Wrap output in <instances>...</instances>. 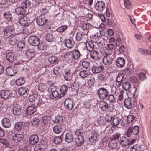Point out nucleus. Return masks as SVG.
Instances as JSON below:
<instances>
[{
	"label": "nucleus",
	"instance_id": "obj_61",
	"mask_svg": "<svg viewBox=\"0 0 151 151\" xmlns=\"http://www.w3.org/2000/svg\"><path fill=\"white\" fill-rule=\"evenodd\" d=\"M108 101L110 102L114 103L115 101L114 96L112 95H110L108 98Z\"/></svg>",
	"mask_w": 151,
	"mask_h": 151
},
{
	"label": "nucleus",
	"instance_id": "obj_16",
	"mask_svg": "<svg viewBox=\"0 0 151 151\" xmlns=\"http://www.w3.org/2000/svg\"><path fill=\"white\" fill-rule=\"evenodd\" d=\"M64 43L66 46L69 48L73 47L74 45V42L71 38L65 39Z\"/></svg>",
	"mask_w": 151,
	"mask_h": 151
},
{
	"label": "nucleus",
	"instance_id": "obj_18",
	"mask_svg": "<svg viewBox=\"0 0 151 151\" xmlns=\"http://www.w3.org/2000/svg\"><path fill=\"white\" fill-rule=\"evenodd\" d=\"M6 73L8 76H12L16 73L15 68L13 66H11L9 67L6 69Z\"/></svg>",
	"mask_w": 151,
	"mask_h": 151
},
{
	"label": "nucleus",
	"instance_id": "obj_21",
	"mask_svg": "<svg viewBox=\"0 0 151 151\" xmlns=\"http://www.w3.org/2000/svg\"><path fill=\"white\" fill-rule=\"evenodd\" d=\"M104 70L103 66L102 65H100L99 66H93L92 67L91 70L92 72L95 74L98 73Z\"/></svg>",
	"mask_w": 151,
	"mask_h": 151
},
{
	"label": "nucleus",
	"instance_id": "obj_50",
	"mask_svg": "<svg viewBox=\"0 0 151 151\" xmlns=\"http://www.w3.org/2000/svg\"><path fill=\"white\" fill-rule=\"evenodd\" d=\"M25 82L24 79L22 78H19L17 79L15 81L16 84L19 86L22 85Z\"/></svg>",
	"mask_w": 151,
	"mask_h": 151
},
{
	"label": "nucleus",
	"instance_id": "obj_23",
	"mask_svg": "<svg viewBox=\"0 0 151 151\" xmlns=\"http://www.w3.org/2000/svg\"><path fill=\"white\" fill-rule=\"evenodd\" d=\"M125 63V60L122 57H118L117 58L116 64L117 67H123Z\"/></svg>",
	"mask_w": 151,
	"mask_h": 151
},
{
	"label": "nucleus",
	"instance_id": "obj_10",
	"mask_svg": "<svg viewBox=\"0 0 151 151\" xmlns=\"http://www.w3.org/2000/svg\"><path fill=\"white\" fill-rule=\"evenodd\" d=\"M46 99L43 97H40L38 98V101L37 103V105L41 108H42L45 110H47L48 108L46 107L45 102Z\"/></svg>",
	"mask_w": 151,
	"mask_h": 151
},
{
	"label": "nucleus",
	"instance_id": "obj_5",
	"mask_svg": "<svg viewBox=\"0 0 151 151\" xmlns=\"http://www.w3.org/2000/svg\"><path fill=\"white\" fill-rule=\"evenodd\" d=\"M102 56V53L99 51L93 50L91 51L90 53L91 58L94 60H97L100 59Z\"/></svg>",
	"mask_w": 151,
	"mask_h": 151
},
{
	"label": "nucleus",
	"instance_id": "obj_45",
	"mask_svg": "<svg viewBox=\"0 0 151 151\" xmlns=\"http://www.w3.org/2000/svg\"><path fill=\"white\" fill-rule=\"evenodd\" d=\"M38 88L40 91L43 92L47 89V87L45 84L40 83L38 86Z\"/></svg>",
	"mask_w": 151,
	"mask_h": 151
},
{
	"label": "nucleus",
	"instance_id": "obj_2",
	"mask_svg": "<svg viewBox=\"0 0 151 151\" xmlns=\"http://www.w3.org/2000/svg\"><path fill=\"white\" fill-rule=\"evenodd\" d=\"M139 131V128L137 126H135L132 128L129 127L127 131V135L128 137H130L131 136L137 135Z\"/></svg>",
	"mask_w": 151,
	"mask_h": 151
},
{
	"label": "nucleus",
	"instance_id": "obj_14",
	"mask_svg": "<svg viewBox=\"0 0 151 151\" xmlns=\"http://www.w3.org/2000/svg\"><path fill=\"white\" fill-rule=\"evenodd\" d=\"M74 142L76 145L78 146H80L84 142V139L82 135H79L76 137Z\"/></svg>",
	"mask_w": 151,
	"mask_h": 151
},
{
	"label": "nucleus",
	"instance_id": "obj_13",
	"mask_svg": "<svg viewBox=\"0 0 151 151\" xmlns=\"http://www.w3.org/2000/svg\"><path fill=\"white\" fill-rule=\"evenodd\" d=\"M119 143L122 147H125L129 145V139L125 136H122L120 137Z\"/></svg>",
	"mask_w": 151,
	"mask_h": 151
},
{
	"label": "nucleus",
	"instance_id": "obj_1",
	"mask_svg": "<svg viewBox=\"0 0 151 151\" xmlns=\"http://www.w3.org/2000/svg\"><path fill=\"white\" fill-rule=\"evenodd\" d=\"M103 53L104 55L102 60L103 63L107 66L110 65L114 61L115 58L114 53H110L109 50L106 48L104 49Z\"/></svg>",
	"mask_w": 151,
	"mask_h": 151
},
{
	"label": "nucleus",
	"instance_id": "obj_44",
	"mask_svg": "<svg viewBox=\"0 0 151 151\" xmlns=\"http://www.w3.org/2000/svg\"><path fill=\"white\" fill-rule=\"evenodd\" d=\"M130 151H141L139 145L136 144L133 145L130 149Z\"/></svg>",
	"mask_w": 151,
	"mask_h": 151
},
{
	"label": "nucleus",
	"instance_id": "obj_30",
	"mask_svg": "<svg viewBox=\"0 0 151 151\" xmlns=\"http://www.w3.org/2000/svg\"><path fill=\"white\" fill-rule=\"evenodd\" d=\"M132 86L131 83L128 81H125L122 84V87L123 89L126 91L129 90Z\"/></svg>",
	"mask_w": 151,
	"mask_h": 151
},
{
	"label": "nucleus",
	"instance_id": "obj_64",
	"mask_svg": "<svg viewBox=\"0 0 151 151\" xmlns=\"http://www.w3.org/2000/svg\"><path fill=\"white\" fill-rule=\"evenodd\" d=\"M48 90L50 93H52L56 90V88L53 85L50 86L49 87Z\"/></svg>",
	"mask_w": 151,
	"mask_h": 151
},
{
	"label": "nucleus",
	"instance_id": "obj_25",
	"mask_svg": "<svg viewBox=\"0 0 151 151\" xmlns=\"http://www.w3.org/2000/svg\"><path fill=\"white\" fill-rule=\"evenodd\" d=\"M2 126L5 128H9L11 126V123L10 120L7 118H4L2 120Z\"/></svg>",
	"mask_w": 151,
	"mask_h": 151
},
{
	"label": "nucleus",
	"instance_id": "obj_47",
	"mask_svg": "<svg viewBox=\"0 0 151 151\" xmlns=\"http://www.w3.org/2000/svg\"><path fill=\"white\" fill-rule=\"evenodd\" d=\"M4 18L9 21H11L12 19V15L8 12H6L3 14Z\"/></svg>",
	"mask_w": 151,
	"mask_h": 151
},
{
	"label": "nucleus",
	"instance_id": "obj_17",
	"mask_svg": "<svg viewBox=\"0 0 151 151\" xmlns=\"http://www.w3.org/2000/svg\"><path fill=\"white\" fill-rule=\"evenodd\" d=\"M64 128L62 126L58 124L54 126L53 130L55 133L58 134L63 131L64 130Z\"/></svg>",
	"mask_w": 151,
	"mask_h": 151
},
{
	"label": "nucleus",
	"instance_id": "obj_8",
	"mask_svg": "<svg viewBox=\"0 0 151 151\" xmlns=\"http://www.w3.org/2000/svg\"><path fill=\"white\" fill-rule=\"evenodd\" d=\"M14 28L13 26L10 25L6 27L4 29V35L7 37L14 35Z\"/></svg>",
	"mask_w": 151,
	"mask_h": 151
},
{
	"label": "nucleus",
	"instance_id": "obj_4",
	"mask_svg": "<svg viewBox=\"0 0 151 151\" xmlns=\"http://www.w3.org/2000/svg\"><path fill=\"white\" fill-rule=\"evenodd\" d=\"M28 42L32 46H37L40 43V40L37 36H31L28 38Z\"/></svg>",
	"mask_w": 151,
	"mask_h": 151
},
{
	"label": "nucleus",
	"instance_id": "obj_3",
	"mask_svg": "<svg viewBox=\"0 0 151 151\" xmlns=\"http://www.w3.org/2000/svg\"><path fill=\"white\" fill-rule=\"evenodd\" d=\"M98 95L99 98L101 99H105L108 95L107 90L103 88H99L97 91Z\"/></svg>",
	"mask_w": 151,
	"mask_h": 151
},
{
	"label": "nucleus",
	"instance_id": "obj_62",
	"mask_svg": "<svg viewBox=\"0 0 151 151\" xmlns=\"http://www.w3.org/2000/svg\"><path fill=\"white\" fill-rule=\"evenodd\" d=\"M99 32L100 35H99V36H98V37H102L103 38H105L106 37V40L108 39V37L106 36V34L103 31H99Z\"/></svg>",
	"mask_w": 151,
	"mask_h": 151
},
{
	"label": "nucleus",
	"instance_id": "obj_7",
	"mask_svg": "<svg viewBox=\"0 0 151 151\" xmlns=\"http://www.w3.org/2000/svg\"><path fill=\"white\" fill-rule=\"evenodd\" d=\"M64 104L65 108L68 110H71L74 106L73 100L70 98L65 99L64 102Z\"/></svg>",
	"mask_w": 151,
	"mask_h": 151
},
{
	"label": "nucleus",
	"instance_id": "obj_29",
	"mask_svg": "<svg viewBox=\"0 0 151 151\" xmlns=\"http://www.w3.org/2000/svg\"><path fill=\"white\" fill-rule=\"evenodd\" d=\"M60 97H61L64 96L67 93V86L66 85H63L60 88Z\"/></svg>",
	"mask_w": 151,
	"mask_h": 151
},
{
	"label": "nucleus",
	"instance_id": "obj_42",
	"mask_svg": "<svg viewBox=\"0 0 151 151\" xmlns=\"http://www.w3.org/2000/svg\"><path fill=\"white\" fill-rule=\"evenodd\" d=\"M124 76L123 74L119 73L116 76V81L117 82H122Z\"/></svg>",
	"mask_w": 151,
	"mask_h": 151
},
{
	"label": "nucleus",
	"instance_id": "obj_51",
	"mask_svg": "<svg viewBox=\"0 0 151 151\" xmlns=\"http://www.w3.org/2000/svg\"><path fill=\"white\" fill-rule=\"evenodd\" d=\"M108 146L110 149L114 148L117 146V143L116 142L112 140L109 143Z\"/></svg>",
	"mask_w": 151,
	"mask_h": 151
},
{
	"label": "nucleus",
	"instance_id": "obj_57",
	"mask_svg": "<svg viewBox=\"0 0 151 151\" xmlns=\"http://www.w3.org/2000/svg\"><path fill=\"white\" fill-rule=\"evenodd\" d=\"M63 120V117L61 116H58L55 117V121L56 123H59Z\"/></svg>",
	"mask_w": 151,
	"mask_h": 151
},
{
	"label": "nucleus",
	"instance_id": "obj_22",
	"mask_svg": "<svg viewBox=\"0 0 151 151\" xmlns=\"http://www.w3.org/2000/svg\"><path fill=\"white\" fill-rule=\"evenodd\" d=\"M121 119L119 117L112 116L111 117V124L113 126L117 125L121 121Z\"/></svg>",
	"mask_w": 151,
	"mask_h": 151
},
{
	"label": "nucleus",
	"instance_id": "obj_38",
	"mask_svg": "<svg viewBox=\"0 0 151 151\" xmlns=\"http://www.w3.org/2000/svg\"><path fill=\"white\" fill-rule=\"evenodd\" d=\"M65 140L67 142H72L73 140L72 134L70 133H67L65 135Z\"/></svg>",
	"mask_w": 151,
	"mask_h": 151
},
{
	"label": "nucleus",
	"instance_id": "obj_54",
	"mask_svg": "<svg viewBox=\"0 0 151 151\" xmlns=\"http://www.w3.org/2000/svg\"><path fill=\"white\" fill-rule=\"evenodd\" d=\"M91 27V25L86 22L83 23L82 25V28L83 30H87L90 29Z\"/></svg>",
	"mask_w": 151,
	"mask_h": 151
},
{
	"label": "nucleus",
	"instance_id": "obj_19",
	"mask_svg": "<svg viewBox=\"0 0 151 151\" xmlns=\"http://www.w3.org/2000/svg\"><path fill=\"white\" fill-rule=\"evenodd\" d=\"M24 137V135L20 134H17L12 137V139L16 142H18L22 141Z\"/></svg>",
	"mask_w": 151,
	"mask_h": 151
},
{
	"label": "nucleus",
	"instance_id": "obj_34",
	"mask_svg": "<svg viewBox=\"0 0 151 151\" xmlns=\"http://www.w3.org/2000/svg\"><path fill=\"white\" fill-rule=\"evenodd\" d=\"M97 134L94 132H91V134L89 138L90 141L92 143H95L97 139Z\"/></svg>",
	"mask_w": 151,
	"mask_h": 151
},
{
	"label": "nucleus",
	"instance_id": "obj_20",
	"mask_svg": "<svg viewBox=\"0 0 151 151\" xmlns=\"http://www.w3.org/2000/svg\"><path fill=\"white\" fill-rule=\"evenodd\" d=\"M11 93L10 91L8 90H3L1 91L0 96L1 98L6 99H7Z\"/></svg>",
	"mask_w": 151,
	"mask_h": 151
},
{
	"label": "nucleus",
	"instance_id": "obj_15",
	"mask_svg": "<svg viewBox=\"0 0 151 151\" xmlns=\"http://www.w3.org/2000/svg\"><path fill=\"white\" fill-rule=\"evenodd\" d=\"M39 140V137L37 135H33L30 137L29 143L32 145H34L38 143Z\"/></svg>",
	"mask_w": 151,
	"mask_h": 151
},
{
	"label": "nucleus",
	"instance_id": "obj_12",
	"mask_svg": "<svg viewBox=\"0 0 151 151\" xmlns=\"http://www.w3.org/2000/svg\"><path fill=\"white\" fill-rule=\"evenodd\" d=\"M48 21L44 15L38 17L36 20V22L39 26H42L46 23Z\"/></svg>",
	"mask_w": 151,
	"mask_h": 151
},
{
	"label": "nucleus",
	"instance_id": "obj_56",
	"mask_svg": "<svg viewBox=\"0 0 151 151\" xmlns=\"http://www.w3.org/2000/svg\"><path fill=\"white\" fill-rule=\"evenodd\" d=\"M124 6L127 9H129L131 6V3L129 0H123Z\"/></svg>",
	"mask_w": 151,
	"mask_h": 151
},
{
	"label": "nucleus",
	"instance_id": "obj_32",
	"mask_svg": "<svg viewBox=\"0 0 151 151\" xmlns=\"http://www.w3.org/2000/svg\"><path fill=\"white\" fill-rule=\"evenodd\" d=\"M13 112L14 115H18L21 113V108L19 105L16 104L13 106Z\"/></svg>",
	"mask_w": 151,
	"mask_h": 151
},
{
	"label": "nucleus",
	"instance_id": "obj_28",
	"mask_svg": "<svg viewBox=\"0 0 151 151\" xmlns=\"http://www.w3.org/2000/svg\"><path fill=\"white\" fill-rule=\"evenodd\" d=\"M25 54L26 58L29 60L35 56V53L32 50H28L26 51Z\"/></svg>",
	"mask_w": 151,
	"mask_h": 151
},
{
	"label": "nucleus",
	"instance_id": "obj_40",
	"mask_svg": "<svg viewBox=\"0 0 151 151\" xmlns=\"http://www.w3.org/2000/svg\"><path fill=\"white\" fill-rule=\"evenodd\" d=\"M48 60L49 63L54 64L57 63L58 59L56 57L52 56L49 57Z\"/></svg>",
	"mask_w": 151,
	"mask_h": 151
},
{
	"label": "nucleus",
	"instance_id": "obj_27",
	"mask_svg": "<svg viewBox=\"0 0 151 151\" xmlns=\"http://www.w3.org/2000/svg\"><path fill=\"white\" fill-rule=\"evenodd\" d=\"M16 14L18 15H23L26 12V9L22 6L17 8L15 10Z\"/></svg>",
	"mask_w": 151,
	"mask_h": 151
},
{
	"label": "nucleus",
	"instance_id": "obj_53",
	"mask_svg": "<svg viewBox=\"0 0 151 151\" xmlns=\"http://www.w3.org/2000/svg\"><path fill=\"white\" fill-rule=\"evenodd\" d=\"M94 48V45L92 42H88L86 45L87 49L89 51H92Z\"/></svg>",
	"mask_w": 151,
	"mask_h": 151
},
{
	"label": "nucleus",
	"instance_id": "obj_41",
	"mask_svg": "<svg viewBox=\"0 0 151 151\" xmlns=\"http://www.w3.org/2000/svg\"><path fill=\"white\" fill-rule=\"evenodd\" d=\"M121 134L119 132H116L113 134L111 137V139L112 140H114L118 139L120 137Z\"/></svg>",
	"mask_w": 151,
	"mask_h": 151
},
{
	"label": "nucleus",
	"instance_id": "obj_60",
	"mask_svg": "<svg viewBox=\"0 0 151 151\" xmlns=\"http://www.w3.org/2000/svg\"><path fill=\"white\" fill-rule=\"evenodd\" d=\"M54 142L56 144H58L62 141V138L61 137H55L54 140Z\"/></svg>",
	"mask_w": 151,
	"mask_h": 151
},
{
	"label": "nucleus",
	"instance_id": "obj_48",
	"mask_svg": "<svg viewBox=\"0 0 151 151\" xmlns=\"http://www.w3.org/2000/svg\"><path fill=\"white\" fill-rule=\"evenodd\" d=\"M17 42L16 37H10L9 40V43L11 45H14Z\"/></svg>",
	"mask_w": 151,
	"mask_h": 151
},
{
	"label": "nucleus",
	"instance_id": "obj_52",
	"mask_svg": "<svg viewBox=\"0 0 151 151\" xmlns=\"http://www.w3.org/2000/svg\"><path fill=\"white\" fill-rule=\"evenodd\" d=\"M46 40L49 42H51L54 40V38L52 35L50 33L46 35L45 37Z\"/></svg>",
	"mask_w": 151,
	"mask_h": 151
},
{
	"label": "nucleus",
	"instance_id": "obj_39",
	"mask_svg": "<svg viewBox=\"0 0 151 151\" xmlns=\"http://www.w3.org/2000/svg\"><path fill=\"white\" fill-rule=\"evenodd\" d=\"M31 5L30 2L28 0L24 1L21 4V6L23 8L27 9Z\"/></svg>",
	"mask_w": 151,
	"mask_h": 151
},
{
	"label": "nucleus",
	"instance_id": "obj_35",
	"mask_svg": "<svg viewBox=\"0 0 151 151\" xmlns=\"http://www.w3.org/2000/svg\"><path fill=\"white\" fill-rule=\"evenodd\" d=\"M27 91L28 88H27L22 87L19 89L18 93L19 95L22 96L24 95L27 94Z\"/></svg>",
	"mask_w": 151,
	"mask_h": 151
},
{
	"label": "nucleus",
	"instance_id": "obj_6",
	"mask_svg": "<svg viewBox=\"0 0 151 151\" xmlns=\"http://www.w3.org/2000/svg\"><path fill=\"white\" fill-rule=\"evenodd\" d=\"M19 20V24L24 27L28 26L31 22L29 18L26 16L20 17Z\"/></svg>",
	"mask_w": 151,
	"mask_h": 151
},
{
	"label": "nucleus",
	"instance_id": "obj_55",
	"mask_svg": "<svg viewBox=\"0 0 151 151\" xmlns=\"http://www.w3.org/2000/svg\"><path fill=\"white\" fill-rule=\"evenodd\" d=\"M67 27L66 25H63L58 27L57 29V31L59 32H64L67 29Z\"/></svg>",
	"mask_w": 151,
	"mask_h": 151
},
{
	"label": "nucleus",
	"instance_id": "obj_59",
	"mask_svg": "<svg viewBox=\"0 0 151 151\" xmlns=\"http://www.w3.org/2000/svg\"><path fill=\"white\" fill-rule=\"evenodd\" d=\"M39 120L37 118H34L32 122V124L34 127L38 125Z\"/></svg>",
	"mask_w": 151,
	"mask_h": 151
},
{
	"label": "nucleus",
	"instance_id": "obj_31",
	"mask_svg": "<svg viewBox=\"0 0 151 151\" xmlns=\"http://www.w3.org/2000/svg\"><path fill=\"white\" fill-rule=\"evenodd\" d=\"M6 57V59L9 62L14 61L16 60V58L14 57V55L13 52L8 53Z\"/></svg>",
	"mask_w": 151,
	"mask_h": 151
},
{
	"label": "nucleus",
	"instance_id": "obj_37",
	"mask_svg": "<svg viewBox=\"0 0 151 151\" xmlns=\"http://www.w3.org/2000/svg\"><path fill=\"white\" fill-rule=\"evenodd\" d=\"M65 72L64 75V78L66 81H69L71 79V76L70 71L68 69L65 70Z\"/></svg>",
	"mask_w": 151,
	"mask_h": 151
},
{
	"label": "nucleus",
	"instance_id": "obj_33",
	"mask_svg": "<svg viewBox=\"0 0 151 151\" xmlns=\"http://www.w3.org/2000/svg\"><path fill=\"white\" fill-rule=\"evenodd\" d=\"M124 105L127 108L131 109L132 105V101L130 99H125L124 102Z\"/></svg>",
	"mask_w": 151,
	"mask_h": 151
},
{
	"label": "nucleus",
	"instance_id": "obj_36",
	"mask_svg": "<svg viewBox=\"0 0 151 151\" xmlns=\"http://www.w3.org/2000/svg\"><path fill=\"white\" fill-rule=\"evenodd\" d=\"M81 55L79 50L77 49L73 50L71 58L75 59H78Z\"/></svg>",
	"mask_w": 151,
	"mask_h": 151
},
{
	"label": "nucleus",
	"instance_id": "obj_9",
	"mask_svg": "<svg viewBox=\"0 0 151 151\" xmlns=\"http://www.w3.org/2000/svg\"><path fill=\"white\" fill-rule=\"evenodd\" d=\"M93 41L97 44L99 47L102 46L106 40V38H103L98 37V36L94 35L93 36Z\"/></svg>",
	"mask_w": 151,
	"mask_h": 151
},
{
	"label": "nucleus",
	"instance_id": "obj_11",
	"mask_svg": "<svg viewBox=\"0 0 151 151\" xmlns=\"http://www.w3.org/2000/svg\"><path fill=\"white\" fill-rule=\"evenodd\" d=\"M105 7V4L103 1H98L95 6L96 9L99 12L102 11Z\"/></svg>",
	"mask_w": 151,
	"mask_h": 151
},
{
	"label": "nucleus",
	"instance_id": "obj_58",
	"mask_svg": "<svg viewBox=\"0 0 151 151\" xmlns=\"http://www.w3.org/2000/svg\"><path fill=\"white\" fill-rule=\"evenodd\" d=\"M138 77L141 81H143L146 78L145 74L143 73H140L138 75Z\"/></svg>",
	"mask_w": 151,
	"mask_h": 151
},
{
	"label": "nucleus",
	"instance_id": "obj_49",
	"mask_svg": "<svg viewBox=\"0 0 151 151\" xmlns=\"http://www.w3.org/2000/svg\"><path fill=\"white\" fill-rule=\"evenodd\" d=\"M80 76L82 78H84L87 77L88 75V72L86 70H82L79 73Z\"/></svg>",
	"mask_w": 151,
	"mask_h": 151
},
{
	"label": "nucleus",
	"instance_id": "obj_43",
	"mask_svg": "<svg viewBox=\"0 0 151 151\" xmlns=\"http://www.w3.org/2000/svg\"><path fill=\"white\" fill-rule=\"evenodd\" d=\"M23 123L21 122L16 123L14 126V129L16 131L20 130L22 127Z\"/></svg>",
	"mask_w": 151,
	"mask_h": 151
},
{
	"label": "nucleus",
	"instance_id": "obj_46",
	"mask_svg": "<svg viewBox=\"0 0 151 151\" xmlns=\"http://www.w3.org/2000/svg\"><path fill=\"white\" fill-rule=\"evenodd\" d=\"M50 118L48 116H44L42 117V122L45 125H47L50 122Z\"/></svg>",
	"mask_w": 151,
	"mask_h": 151
},
{
	"label": "nucleus",
	"instance_id": "obj_24",
	"mask_svg": "<svg viewBox=\"0 0 151 151\" xmlns=\"http://www.w3.org/2000/svg\"><path fill=\"white\" fill-rule=\"evenodd\" d=\"M99 108L103 111H105L107 110L108 107V104L105 101H101L99 103Z\"/></svg>",
	"mask_w": 151,
	"mask_h": 151
},
{
	"label": "nucleus",
	"instance_id": "obj_26",
	"mask_svg": "<svg viewBox=\"0 0 151 151\" xmlns=\"http://www.w3.org/2000/svg\"><path fill=\"white\" fill-rule=\"evenodd\" d=\"M37 107L35 105H32L29 106L27 110V114L28 115L32 114L36 111Z\"/></svg>",
	"mask_w": 151,
	"mask_h": 151
},
{
	"label": "nucleus",
	"instance_id": "obj_63",
	"mask_svg": "<svg viewBox=\"0 0 151 151\" xmlns=\"http://www.w3.org/2000/svg\"><path fill=\"white\" fill-rule=\"evenodd\" d=\"M60 69L58 68H55L53 70L54 74L56 76H58L60 74Z\"/></svg>",
	"mask_w": 151,
	"mask_h": 151
}]
</instances>
